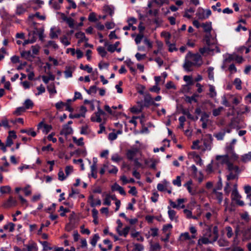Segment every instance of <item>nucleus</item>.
<instances>
[{
    "label": "nucleus",
    "instance_id": "a878e982",
    "mask_svg": "<svg viewBox=\"0 0 251 251\" xmlns=\"http://www.w3.org/2000/svg\"><path fill=\"white\" fill-rule=\"evenodd\" d=\"M201 26L203 27V30L205 32H210L212 30L211 22H206L205 23H203L201 25Z\"/></svg>",
    "mask_w": 251,
    "mask_h": 251
},
{
    "label": "nucleus",
    "instance_id": "c03bdc74",
    "mask_svg": "<svg viewBox=\"0 0 251 251\" xmlns=\"http://www.w3.org/2000/svg\"><path fill=\"white\" fill-rule=\"evenodd\" d=\"M60 42L65 46H68L70 45L71 42L68 40L66 36L64 35L60 38Z\"/></svg>",
    "mask_w": 251,
    "mask_h": 251
},
{
    "label": "nucleus",
    "instance_id": "79ce46f5",
    "mask_svg": "<svg viewBox=\"0 0 251 251\" xmlns=\"http://www.w3.org/2000/svg\"><path fill=\"white\" fill-rule=\"evenodd\" d=\"M72 70L71 67H66L64 71L65 76L66 77H71L72 76Z\"/></svg>",
    "mask_w": 251,
    "mask_h": 251
},
{
    "label": "nucleus",
    "instance_id": "5fc2aeb1",
    "mask_svg": "<svg viewBox=\"0 0 251 251\" xmlns=\"http://www.w3.org/2000/svg\"><path fill=\"white\" fill-rule=\"evenodd\" d=\"M222 102H221L222 104L224 105L226 107H230V106H231L230 104L229 103V102L227 100L225 95H224V96H223L222 97Z\"/></svg>",
    "mask_w": 251,
    "mask_h": 251
},
{
    "label": "nucleus",
    "instance_id": "58836bf2",
    "mask_svg": "<svg viewBox=\"0 0 251 251\" xmlns=\"http://www.w3.org/2000/svg\"><path fill=\"white\" fill-rule=\"evenodd\" d=\"M134 251H143L144 250V247L142 244L139 243H135L133 244Z\"/></svg>",
    "mask_w": 251,
    "mask_h": 251
},
{
    "label": "nucleus",
    "instance_id": "774afa93",
    "mask_svg": "<svg viewBox=\"0 0 251 251\" xmlns=\"http://www.w3.org/2000/svg\"><path fill=\"white\" fill-rule=\"evenodd\" d=\"M88 20L91 22H95L97 21V19L96 16V14L94 12L90 13L88 17Z\"/></svg>",
    "mask_w": 251,
    "mask_h": 251
},
{
    "label": "nucleus",
    "instance_id": "de8ad7c7",
    "mask_svg": "<svg viewBox=\"0 0 251 251\" xmlns=\"http://www.w3.org/2000/svg\"><path fill=\"white\" fill-rule=\"evenodd\" d=\"M97 86L96 85L91 86L89 89H85L87 93L89 94H95L97 92Z\"/></svg>",
    "mask_w": 251,
    "mask_h": 251
},
{
    "label": "nucleus",
    "instance_id": "dca6fc26",
    "mask_svg": "<svg viewBox=\"0 0 251 251\" xmlns=\"http://www.w3.org/2000/svg\"><path fill=\"white\" fill-rule=\"evenodd\" d=\"M138 152L137 149H133L132 150H128L126 152L127 158L129 160H132L134 157L136 155Z\"/></svg>",
    "mask_w": 251,
    "mask_h": 251
},
{
    "label": "nucleus",
    "instance_id": "ddd939ff",
    "mask_svg": "<svg viewBox=\"0 0 251 251\" xmlns=\"http://www.w3.org/2000/svg\"><path fill=\"white\" fill-rule=\"evenodd\" d=\"M111 190L112 191H117L119 192V193L123 196H125L126 195V193L124 190V188L120 186L117 183H115L111 187Z\"/></svg>",
    "mask_w": 251,
    "mask_h": 251
},
{
    "label": "nucleus",
    "instance_id": "a211bd4d",
    "mask_svg": "<svg viewBox=\"0 0 251 251\" xmlns=\"http://www.w3.org/2000/svg\"><path fill=\"white\" fill-rule=\"evenodd\" d=\"M26 249H24V251H37V247L35 243L32 242L27 245H24Z\"/></svg>",
    "mask_w": 251,
    "mask_h": 251
},
{
    "label": "nucleus",
    "instance_id": "37998d69",
    "mask_svg": "<svg viewBox=\"0 0 251 251\" xmlns=\"http://www.w3.org/2000/svg\"><path fill=\"white\" fill-rule=\"evenodd\" d=\"M104 10L106 13L108 14L110 16H112L114 13V9L109 6L107 5L104 7Z\"/></svg>",
    "mask_w": 251,
    "mask_h": 251
},
{
    "label": "nucleus",
    "instance_id": "a18cd8bd",
    "mask_svg": "<svg viewBox=\"0 0 251 251\" xmlns=\"http://www.w3.org/2000/svg\"><path fill=\"white\" fill-rule=\"evenodd\" d=\"M234 55H229L228 57L226 58L224 60V62H223V65L222 66V68L223 69L225 68V64L227 62V63H230L231 61H233L234 60Z\"/></svg>",
    "mask_w": 251,
    "mask_h": 251
},
{
    "label": "nucleus",
    "instance_id": "4c0bfd02",
    "mask_svg": "<svg viewBox=\"0 0 251 251\" xmlns=\"http://www.w3.org/2000/svg\"><path fill=\"white\" fill-rule=\"evenodd\" d=\"M226 231V236L228 238H230L233 235V232L232 228L230 226H227L225 227Z\"/></svg>",
    "mask_w": 251,
    "mask_h": 251
},
{
    "label": "nucleus",
    "instance_id": "0eeeda50",
    "mask_svg": "<svg viewBox=\"0 0 251 251\" xmlns=\"http://www.w3.org/2000/svg\"><path fill=\"white\" fill-rule=\"evenodd\" d=\"M97 109V112H95L96 117H91V120L94 122L100 123L102 121L100 116L104 115L105 114V112L100 108V106H98Z\"/></svg>",
    "mask_w": 251,
    "mask_h": 251
},
{
    "label": "nucleus",
    "instance_id": "9b49d317",
    "mask_svg": "<svg viewBox=\"0 0 251 251\" xmlns=\"http://www.w3.org/2000/svg\"><path fill=\"white\" fill-rule=\"evenodd\" d=\"M73 131V129L71 126L68 125H65L63 126L62 129L60 131V134L67 136L72 134Z\"/></svg>",
    "mask_w": 251,
    "mask_h": 251
},
{
    "label": "nucleus",
    "instance_id": "e433bc0d",
    "mask_svg": "<svg viewBox=\"0 0 251 251\" xmlns=\"http://www.w3.org/2000/svg\"><path fill=\"white\" fill-rule=\"evenodd\" d=\"M15 224L13 223H9L3 226L5 230L9 229V232H13L14 230Z\"/></svg>",
    "mask_w": 251,
    "mask_h": 251
},
{
    "label": "nucleus",
    "instance_id": "f03ea898",
    "mask_svg": "<svg viewBox=\"0 0 251 251\" xmlns=\"http://www.w3.org/2000/svg\"><path fill=\"white\" fill-rule=\"evenodd\" d=\"M186 57L192 62L195 66H200L202 64L201 57L198 54H193L190 52L187 53Z\"/></svg>",
    "mask_w": 251,
    "mask_h": 251
},
{
    "label": "nucleus",
    "instance_id": "6ab92c4d",
    "mask_svg": "<svg viewBox=\"0 0 251 251\" xmlns=\"http://www.w3.org/2000/svg\"><path fill=\"white\" fill-rule=\"evenodd\" d=\"M242 234L245 239H251V226L247 228H244Z\"/></svg>",
    "mask_w": 251,
    "mask_h": 251
},
{
    "label": "nucleus",
    "instance_id": "680f3d73",
    "mask_svg": "<svg viewBox=\"0 0 251 251\" xmlns=\"http://www.w3.org/2000/svg\"><path fill=\"white\" fill-rule=\"evenodd\" d=\"M226 132H220L215 135V137L218 140H222L225 135Z\"/></svg>",
    "mask_w": 251,
    "mask_h": 251
},
{
    "label": "nucleus",
    "instance_id": "bf43d9fd",
    "mask_svg": "<svg viewBox=\"0 0 251 251\" xmlns=\"http://www.w3.org/2000/svg\"><path fill=\"white\" fill-rule=\"evenodd\" d=\"M204 236L205 237H208L209 239H211L212 238V233L211 229L210 227L207 228L205 230V232L203 234Z\"/></svg>",
    "mask_w": 251,
    "mask_h": 251
},
{
    "label": "nucleus",
    "instance_id": "f704fd0d",
    "mask_svg": "<svg viewBox=\"0 0 251 251\" xmlns=\"http://www.w3.org/2000/svg\"><path fill=\"white\" fill-rule=\"evenodd\" d=\"M192 184V181L191 180H190L188 181L184 185V186L187 188V189L188 190V192L191 194V195H194L195 193L192 191V188H191V185Z\"/></svg>",
    "mask_w": 251,
    "mask_h": 251
},
{
    "label": "nucleus",
    "instance_id": "cd10ccee",
    "mask_svg": "<svg viewBox=\"0 0 251 251\" xmlns=\"http://www.w3.org/2000/svg\"><path fill=\"white\" fill-rule=\"evenodd\" d=\"M212 233L213 234L212 238L213 242H215L217 240L219 237L218 228L217 226H215L213 227Z\"/></svg>",
    "mask_w": 251,
    "mask_h": 251
},
{
    "label": "nucleus",
    "instance_id": "4be33fe9",
    "mask_svg": "<svg viewBox=\"0 0 251 251\" xmlns=\"http://www.w3.org/2000/svg\"><path fill=\"white\" fill-rule=\"evenodd\" d=\"M243 224H237L235 226V237L234 240L238 238V235L240 232L242 233V231L244 229L242 228Z\"/></svg>",
    "mask_w": 251,
    "mask_h": 251
},
{
    "label": "nucleus",
    "instance_id": "6e6d98bb",
    "mask_svg": "<svg viewBox=\"0 0 251 251\" xmlns=\"http://www.w3.org/2000/svg\"><path fill=\"white\" fill-rule=\"evenodd\" d=\"M80 68L82 70L86 71L88 73H91L93 70L92 68L90 67L88 65L84 66L82 64H80Z\"/></svg>",
    "mask_w": 251,
    "mask_h": 251
},
{
    "label": "nucleus",
    "instance_id": "1a4fd4ad",
    "mask_svg": "<svg viewBox=\"0 0 251 251\" xmlns=\"http://www.w3.org/2000/svg\"><path fill=\"white\" fill-rule=\"evenodd\" d=\"M17 201L12 197L10 196L6 202L3 204V206L5 208H9L17 205Z\"/></svg>",
    "mask_w": 251,
    "mask_h": 251
},
{
    "label": "nucleus",
    "instance_id": "c9c22d12",
    "mask_svg": "<svg viewBox=\"0 0 251 251\" xmlns=\"http://www.w3.org/2000/svg\"><path fill=\"white\" fill-rule=\"evenodd\" d=\"M11 187L9 186H3L0 187V192L1 194L9 193L11 191Z\"/></svg>",
    "mask_w": 251,
    "mask_h": 251
},
{
    "label": "nucleus",
    "instance_id": "338daca9",
    "mask_svg": "<svg viewBox=\"0 0 251 251\" xmlns=\"http://www.w3.org/2000/svg\"><path fill=\"white\" fill-rule=\"evenodd\" d=\"M66 22L70 28H73L74 27V20L71 17H69L66 21Z\"/></svg>",
    "mask_w": 251,
    "mask_h": 251
},
{
    "label": "nucleus",
    "instance_id": "72a5a7b5",
    "mask_svg": "<svg viewBox=\"0 0 251 251\" xmlns=\"http://www.w3.org/2000/svg\"><path fill=\"white\" fill-rule=\"evenodd\" d=\"M97 51L99 54L102 57H105L107 54V52L105 48L103 47L100 46L97 48Z\"/></svg>",
    "mask_w": 251,
    "mask_h": 251
},
{
    "label": "nucleus",
    "instance_id": "e2e57ef3",
    "mask_svg": "<svg viewBox=\"0 0 251 251\" xmlns=\"http://www.w3.org/2000/svg\"><path fill=\"white\" fill-rule=\"evenodd\" d=\"M58 179L60 181L64 180L66 176H65L64 172L62 170H60L58 173Z\"/></svg>",
    "mask_w": 251,
    "mask_h": 251
},
{
    "label": "nucleus",
    "instance_id": "a19ab883",
    "mask_svg": "<svg viewBox=\"0 0 251 251\" xmlns=\"http://www.w3.org/2000/svg\"><path fill=\"white\" fill-rule=\"evenodd\" d=\"M73 140L77 146H81L84 145L83 137H80L78 139H77L75 137H73Z\"/></svg>",
    "mask_w": 251,
    "mask_h": 251
},
{
    "label": "nucleus",
    "instance_id": "8fccbe9b",
    "mask_svg": "<svg viewBox=\"0 0 251 251\" xmlns=\"http://www.w3.org/2000/svg\"><path fill=\"white\" fill-rule=\"evenodd\" d=\"M21 55L22 57L26 59L32 56L31 50L23 51L21 53Z\"/></svg>",
    "mask_w": 251,
    "mask_h": 251
},
{
    "label": "nucleus",
    "instance_id": "3c124183",
    "mask_svg": "<svg viewBox=\"0 0 251 251\" xmlns=\"http://www.w3.org/2000/svg\"><path fill=\"white\" fill-rule=\"evenodd\" d=\"M55 106L56 109L59 111H61L62 110L63 107L65 106V102L62 101H58V102L56 103Z\"/></svg>",
    "mask_w": 251,
    "mask_h": 251
},
{
    "label": "nucleus",
    "instance_id": "f8f14e48",
    "mask_svg": "<svg viewBox=\"0 0 251 251\" xmlns=\"http://www.w3.org/2000/svg\"><path fill=\"white\" fill-rule=\"evenodd\" d=\"M167 208L168 209V214L169 219L171 221L175 220L176 222L177 221L178 217L176 216V212L174 210L171 209V207L170 206H168Z\"/></svg>",
    "mask_w": 251,
    "mask_h": 251
},
{
    "label": "nucleus",
    "instance_id": "c85d7f7f",
    "mask_svg": "<svg viewBox=\"0 0 251 251\" xmlns=\"http://www.w3.org/2000/svg\"><path fill=\"white\" fill-rule=\"evenodd\" d=\"M251 160V151L248 153L244 154L241 156V161L243 163H247Z\"/></svg>",
    "mask_w": 251,
    "mask_h": 251
},
{
    "label": "nucleus",
    "instance_id": "ea45409f",
    "mask_svg": "<svg viewBox=\"0 0 251 251\" xmlns=\"http://www.w3.org/2000/svg\"><path fill=\"white\" fill-rule=\"evenodd\" d=\"M49 4L54 9H59L60 8L59 4L54 0H50Z\"/></svg>",
    "mask_w": 251,
    "mask_h": 251
},
{
    "label": "nucleus",
    "instance_id": "69168bd1",
    "mask_svg": "<svg viewBox=\"0 0 251 251\" xmlns=\"http://www.w3.org/2000/svg\"><path fill=\"white\" fill-rule=\"evenodd\" d=\"M111 160L114 162H119L122 160V158L117 153H115L111 156Z\"/></svg>",
    "mask_w": 251,
    "mask_h": 251
},
{
    "label": "nucleus",
    "instance_id": "39448f33",
    "mask_svg": "<svg viewBox=\"0 0 251 251\" xmlns=\"http://www.w3.org/2000/svg\"><path fill=\"white\" fill-rule=\"evenodd\" d=\"M210 197L212 199L217 200L218 203L221 204L223 200V194L222 192L217 191L216 188H214L210 194Z\"/></svg>",
    "mask_w": 251,
    "mask_h": 251
},
{
    "label": "nucleus",
    "instance_id": "f257e3e1",
    "mask_svg": "<svg viewBox=\"0 0 251 251\" xmlns=\"http://www.w3.org/2000/svg\"><path fill=\"white\" fill-rule=\"evenodd\" d=\"M229 155L226 154L223 155H217L216 157V160H219L221 159V163L225 164L227 166L228 171H234L236 173H240L241 170L238 166L234 165L233 163L229 161Z\"/></svg>",
    "mask_w": 251,
    "mask_h": 251
},
{
    "label": "nucleus",
    "instance_id": "052dcab7",
    "mask_svg": "<svg viewBox=\"0 0 251 251\" xmlns=\"http://www.w3.org/2000/svg\"><path fill=\"white\" fill-rule=\"evenodd\" d=\"M37 89L38 92L37 93L35 94L36 96L41 95L45 92V88L42 84H41L39 87H38Z\"/></svg>",
    "mask_w": 251,
    "mask_h": 251
},
{
    "label": "nucleus",
    "instance_id": "4468645a",
    "mask_svg": "<svg viewBox=\"0 0 251 251\" xmlns=\"http://www.w3.org/2000/svg\"><path fill=\"white\" fill-rule=\"evenodd\" d=\"M214 242H213L212 238L209 239L208 237H202L201 238H200L198 241V244L199 246H202L203 244H208L209 243H213Z\"/></svg>",
    "mask_w": 251,
    "mask_h": 251
},
{
    "label": "nucleus",
    "instance_id": "9d476101",
    "mask_svg": "<svg viewBox=\"0 0 251 251\" xmlns=\"http://www.w3.org/2000/svg\"><path fill=\"white\" fill-rule=\"evenodd\" d=\"M88 201L92 207H95L96 206H100L101 205V202L100 199H98L96 201H94V197L93 195H91L88 197Z\"/></svg>",
    "mask_w": 251,
    "mask_h": 251
},
{
    "label": "nucleus",
    "instance_id": "473e14b6",
    "mask_svg": "<svg viewBox=\"0 0 251 251\" xmlns=\"http://www.w3.org/2000/svg\"><path fill=\"white\" fill-rule=\"evenodd\" d=\"M224 110V108L223 106H219L218 108L214 109L212 110V115L214 117H217L221 114L222 111Z\"/></svg>",
    "mask_w": 251,
    "mask_h": 251
},
{
    "label": "nucleus",
    "instance_id": "f3484780",
    "mask_svg": "<svg viewBox=\"0 0 251 251\" xmlns=\"http://www.w3.org/2000/svg\"><path fill=\"white\" fill-rule=\"evenodd\" d=\"M144 162L146 165L148 166L154 170L156 169V162L155 160L152 159H145Z\"/></svg>",
    "mask_w": 251,
    "mask_h": 251
},
{
    "label": "nucleus",
    "instance_id": "0e129e2a",
    "mask_svg": "<svg viewBox=\"0 0 251 251\" xmlns=\"http://www.w3.org/2000/svg\"><path fill=\"white\" fill-rule=\"evenodd\" d=\"M87 110L85 106L82 105L80 107L79 111L80 113H79L81 117H85V113L87 112Z\"/></svg>",
    "mask_w": 251,
    "mask_h": 251
},
{
    "label": "nucleus",
    "instance_id": "2eb2a0df",
    "mask_svg": "<svg viewBox=\"0 0 251 251\" xmlns=\"http://www.w3.org/2000/svg\"><path fill=\"white\" fill-rule=\"evenodd\" d=\"M103 242L105 245H107L108 246V248H103L102 247L101 244H99V247L101 251H107L108 250H111L112 249V244L109 239H105Z\"/></svg>",
    "mask_w": 251,
    "mask_h": 251
},
{
    "label": "nucleus",
    "instance_id": "412c9836",
    "mask_svg": "<svg viewBox=\"0 0 251 251\" xmlns=\"http://www.w3.org/2000/svg\"><path fill=\"white\" fill-rule=\"evenodd\" d=\"M162 79H155V85L150 88L149 90L151 92H155L156 93H159L160 91V88L158 87V84Z\"/></svg>",
    "mask_w": 251,
    "mask_h": 251
},
{
    "label": "nucleus",
    "instance_id": "aec40b11",
    "mask_svg": "<svg viewBox=\"0 0 251 251\" xmlns=\"http://www.w3.org/2000/svg\"><path fill=\"white\" fill-rule=\"evenodd\" d=\"M194 66L192 62L185 57V62L183 64L184 69L187 71H192V66Z\"/></svg>",
    "mask_w": 251,
    "mask_h": 251
},
{
    "label": "nucleus",
    "instance_id": "393cba45",
    "mask_svg": "<svg viewBox=\"0 0 251 251\" xmlns=\"http://www.w3.org/2000/svg\"><path fill=\"white\" fill-rule=\"evenodd\" d=\"M100 237L98 233L95 234L90 239V244L93 247H95L98 241L100 239Z\"/></svg>",
    "mask_w": 251,
    "mask_h": 251
},
{
    "label": "nucleus",
    "instance_id": "603ef678",
    "mask_svg": "<svg viewBox=\"0 0 251 251\" xmlns=\"http://www.w3.org/2000/svg\"><path fill=\"white\" fill-rule=\"evenodd\" d=\"M81 134L83 135H87L89 134L88 132V125H85L84 126H82L81 127V130L80 132Z\"/></svg>",
    "mask_w": 251,
    "mask_h": 251
},
{
    "label": "nucleus",
    "instance_id": "bb28decb",
    "mask_svg": "<svg viewBox=\"0 0 251 251\" xmlns=\"http://www.w3.org/2000/svg\"><path fill=\"white\" fill-rule=\"evenodd\" d=\"M209 93H208V95L209 96V97L211 98H214L216 96L217 93L215 90V87L212 85H209Z\"/></svg>",
    "mask_w": 251,
    "mask_h": 251
},
{
    "label": "nucleus",
    "instance_id": "6e6552de",
    "mask_svg": "<svg viewBox=\"0 0 251 251\" xmlns=\"http://www.w3.org/2000/svg\"><path fill=\"white\" fill-rule=\"evenodd\" d=\"M75 36L77 39H78V44H79L83 42H87L88 41V38H87L85 35V33L83 32L79 31L76 32L75 34Z\"/></svg>",
    "mask_w": 251,
    "mask_h": 251
},
{
    "label": "nucleus",
    "instance_id": "b1692460",
    "mask_svg": "<svg viewBox=\"0 0 251 251\" xmlns=\"http://www.w3.org/2000/svg\"><path fill=\"white\" fill-rule=\"evenodd\" d=\"M162 247L158 243H150V251H160Z\"/></svg>",
    "mask_w": 251,
    "mask_h": 251
},
{
    "label": "nucleus",
    "instance_id": "423d86ee",
    "mask_svg": "<svg viewBox=\"0 0 251 251\" xmlns=\"http://www.w3.org/2000/svg\"><path fill=\"white\" fill-rule=\"evenodd\" d=\"M54 79H43L44 83L47 85V90L50 94H55L56 93L55 85L53 80Z\"/></svg>",
    "mask_w": 251,
    "mask_h": 251
},
{
    "label": "nucleus",
    "instance_id": "4d7b16f0",
    "mask_svg": "<svg viewBox=\"0 0 251 251\" xmlns=\"http://www.w3.org/2000/svg\"><path fill=\"white\" fill-rule=\"evenodd\" d=\"M173 184L178 187L181 186V178L180 176H177L176 178L173 181Z\"/></svg>",
    "mask_w": 251,
    "mask_h": 251
},
{
    "label": "nucleus",
    "instance_id": "49530a36",
    "mask_svg": "<svg viewBox=\"0 0 251 251\" xmlns=\"http://www.w3.org/2000/svg\"><path fill=\"white\" fill-rule=\"evenodd\" d=\"M25 110L24 106L19 107L16 108L14 113L17 115H20L22 113L25 112Z\"/></svg>",
    "mask_w": 251,
    "mask_h": 251
},
{
    "label": "nucleus",
    "instance_id": "7ed1b4c3",
    "mask_svg": "<svg viewBox=\"0 0 251 251\" xmlns=\"http://www.w3.org/2000/svg\"><path fill=\"white\" fill-rule=\"evenodd\" d=\"M225 151L226 154H228L231 159L237 160L238 158V155L234 151V146L230 145L228 144L225 148Z\"/></svg>",
    "mask_w": 251,
    "mask_h": 251
},
{
    "label": "nucleus",
    "instance_id": "c756f323",
    "mask_svg": "<svg viewBox=\"0 0 251 251\" xmlns=\"http://www.w3.org/2000/svg\"><path fill=\"white\" fill-rule=\"evenodd\" d=\"M130 227L129 226H126L122 230H120L118 232L119 235L120 236H124V237H126L128 234L129 229Z\"/></svg>",
    "mask_w": 251,
    "mask_h": 251
},
{
    "label": "nucleus",
    "instance_id": "20e7f679",
    "mask_svg": "<svg viewBox=\"0 0 251 251\" xmlns=\"http://www.w3.org/2000/svg\"><path fill=\"white\" fill-rule=\"evenodd\" d=\"M141 103V107H149L151 104H154L153 99L152 98L151 95L149 94H146L144 95V101L140 102Z\"/></svg>",
    "mask_w": 251,
    "mask_h": 251
},
{
    "label": "nucleus",
    "instance_id": "13d9d810",
    "mask_svg": "<svg viewBox=\"0 0 251 251\" xmlns=\"http://www.w3.org/2000/svg\"><path fill=\"white\" fill-rule=\"evenodd\" d=\"M104 46H108L107 47V50L110 52H113L116 50V48L112 44L108 45V43L107 42H105Z\"/></svg>",
    "mask_w": 251,
    "mask_h": 251
},
{
    "label": "nucleus",
    "instance_id": "864d4df0",
    "mask_svg": "<svg viewBox=\"0 0 251 251\" xmlns=\"http://www.w3.org/2000/svg\"><path fill=\"white\" fill-rule=\"evenodd\" d=\"M54 27H51L50 32V37L51 39L57 38L58 36L57 33L54 30Z\"/></svg>",
    "mask_w": 251,
    "mask_h": 251
},
{
    "label": "nucleus",
    "instance_id": "09e8293b",
    "mask_svg": "<svg viewBox=\"0 0 251 251\" xmlns=\"http://www.w3.org/2000/svg\"><path fill=\"white\" fill-rule=\"evenodd\" d=\"M144 37V35H143V33H139L138 34H137L136 37H135V43L137 44V45H138L139 44L142 40L143 39Z\"/></svg>",
    "mask_w": 251,
    "mask_h": 251
},
{
    "label": "nucleus",
    "instance_id": "7c9ffc66",
    "mask_svg": "<svg viewBox=\"0 0 251 251\" xmlns=\"http://www.w3.org/2000/svg\"><path fill=\"white\" fill-rule=\"evenodd\" d=\"M218 244L220 247H226L229 246V242L224 238H220L218 240Z\"/></svg>",
    "mask_w": 251,
    "mask_h": 251
},
{
    "label": "nucleus",
    "instance_id": "2f4dec72",
    "mask_svg": "<svg viewBox=\"0 0 251 251\" xmlns=\"http://www.w3.org/2000/svg\"><path fill=\"white\" fill-rule=\"evenodd\" d=\"M24 104L25 109L32 108L34 105L33 102L30 99H26L25 100Z\"/></svg>",
    "mask_w": 251,
    "mask_h": 251
},
{
    "label": "nucleus",
    "instance_id": "5701e85b",
    "mask_svg": "<svg viewBox=\"0 0 251 251\" xmlns=\"http://www.w3.org/2000/svg\"><path fill=\"white\" fill-rule=\"evenodd\" d=\"M229 172V174L227 175L226 179L227 181L228 182L230 180L237 179L238 177V175L240 173H236L234 171H228Z\"/></svg>",
    "mask_w": 251,
    "mask_h": 251
}]
</instances>
